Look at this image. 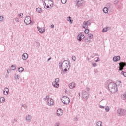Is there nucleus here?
<instances>
[{
    "label": "nucleus",
    "instance_id": "1",
    "mask_svg": "<svg viewBox=\"0 0 126 126\" xmlns=\"http://www.w3.org/2000/svg\"><path fill=\"white\" fill-rule=\"evenodd\" d=\"M62 63V70L63 72H67V70L69 69V65L70 64V62L68 60H64L63 58V59Z\"/></svg>",
    "mask_w": 126,
    "mask_h": 126
},
{
    "label": "nucleus",
    "instance_id": "2",
    "mask_svg": "<svg viewBox=\"0 0 126 126\" xmlns=\"http://www.w3.org/2000/svg\"><path fill=\"white\" fill-rule=\"evenodd\" d=\"M109 91L111 93H115L118 91V86L116 83L113 82H110L108 85Z\"/></svg>",
    "mask_w": 126,
    "mask_h": 126
},
{
    "label": "nucleus",
    "instance_id": "3",
    "mask_svg": "<svg viewBox=\"0 0 126 126\" xmlns=\"http://www.w3.org/2000/svg\"><path fill=\"white\" fill-rule=\"evenodd\" d=\"M118 116L119 117H123V116H126V111L122 108H120L117 111Z\"/></svg>",
    "mask_w": 126,
    "mask_h": 126
},
{
    "label": "nucleus",
    "instance_id": "4",
    "mask_svg": "<svg viewBox=\"0 0 126 126\" xmlns=\"http://www.w3.org/2000/svg\"><path fill=\"white\" fill-rule=\"evenodd\" d=\"M61 100L64 105H68L70 103V99L67 96H63Z\"/></svg>",
    "mask_w": 126,
    "mask_h": 126
},
{
    "label": "nucleus",
    "instance_id": "5",
    "mask_svg": "<svg viewBox=\"0 0 126 126\" xmlns=\"http://www.w3.org/2000/svg\"><path fill=\"white\" fill-rule=\"evenodd\" d=\"M83 98L85 100H88L89 97V93L86 91H83L82 92Z\"/></svg>",
    "mask_w": 126,
    "mask_h": 126
},
{
    "label": "nucleus",
    "instance_id": "6",
    "mask_svg": "<svg viewBox=\"0 0 126 126\" xmlns=\"http://www.w3.org/2000/svg\"><path fill=\"white\" fill-rule=\"evenodd\" d=\"M119 70L120 71H122V70H124V67L126 66V63L125 62H120L119 63Z\"/></svg>",
    "mask_w": 126,
    "mask_h": 126
},
{
    "label": "nucleus",
    "instance_id": "7",
    "mask_svg": "<svg viewBox=\"0 0 126 126\" xmlns=\"http://www.w3.org/2000/svg\"><path fill=\"white\" fill-rule=\"evenodd\" d=\"M24 23L26 25H29V24L31 23V18H30V16H28L25 18Z\"/></svg>",
    "mask_w": 126,
    "mask_h": 126
},
{
    "label": "nucleus",
    "instance_id": "8",
    "mask_svg": "<svg viewBox=\"0 0 126 126\" xmlns=\"http://www.w3.org/2000/svg\"><path fill=\"white\" fill-rule=\"evenodd\" d=\"M85 38L84 35L82 33H80L77 36V39L79 42H81V40Z\"/></svg>",
    "mask_w": 126,
    "mask_h": 126
},
{
    "label": "nucleus",
    "instance_id": "9",
    "mask_svg": "<svg viewBox=\"0 0 126 126\" xmlns=\"http://www.w3.org/2000/svg\"><path fill=\"white\" fill-rule=\"evenodd\" d=\"M45 2L49 4V6H50V8L53 7V5H54V2L52 0H45Z\"/></svg>",
    "mask_w": 126,
    "mask_h": 126
},
{
    "label": "nucleus",
    "instance_id": "10",
    "mask_svg": "<svg viewBox=\"0 0 126 126\" xmlns=\"http://www.w3.org/2000/svg\"><path fill=\"white\" fill-rule=\"evenodd\" d=\"M37 29L40 34H43L46 30L45 28H40V27H37Z\"/></svg>",
    "mask_w": 126,
    "mask_h": 126
},
{
    "label": "nucleus",
    "instance_id": "11",
    "mask_svg": "<svg viewBox=\"0 0 126 126\" xmlns=\"http://www.w3.org/2000/svg\"><path fill=\"white\" fill-rule=\"evenodd\" d=\"M46 99L47 100V104H50V103H49V102L50 101L51 102L50 105H53V99H52V98L50 99V97H49L48 95H47L46 96Z\"/></svg>",
    "mask_w": 126,
    "mask_h": 126
},
{
    "label": "nucleus",
    "instance_id": "12",
    "mask_svg": "<svg viewBox=\"0 0 126 126\" xmlns=\"http://www.w3.org/2000/svg\"><path fill=\"white\" fill-rule=\"evenodd\" d=\"M8 93H9V89L8 88H5L3 90V94L5 96L8 94Z\"/></svg>",
    "mask_w": 126,
    "mask_h": 126
},
{
    "label": "nucleus",
    "instance_id": "13",
    "mask_svg": "<svg viewBox=\"0 0 126 126\" xmlns=\"http://www.w3.org/2000/svg\"><path fill=\"white\" fill-rule=\"evenodd\" d=\"M22 58L24 61H26V60H27V58H28V54L27 53L23 54Z\"/></svg>",
    "mask_w": 126,
    "mask_h": 126
},
{
    "label": "nucleus",
    "instance_id": "14",
    "mask_svg": "<svg viewBox=\"0 0 126 126\" xmlns=\"http://www.w3.org/2000/svg\"><path fill=\"white\" fill-rule=\"evenodd\" d=\"M120 60H121V57H120V56L113 57L114 62H118V61H120Z\"/></svg>",
    "mask_w": 126,
    "mask_h": 126
},
{
    "label": "nucleus",
    "instance_id": "15",
    "mask_svg": "<svg viewBox=\"0 0 126 126\" xmlns=\"http://www.w3.org/2000/svg\"><path fill=\"white\" fill-rule=\"evenodd\" d=\"M82 3H83V0H78L77 2L76 5L77 6H81Z\"/></svg>",
    "mask_w": 126,
    "mask_h": 126
},
{
    "label": "nucleus",
    "instance_id": "16",
    "mask_svg": "<svg viewBox=\"0 0 126 126\" xmlns=\"http://www.w3.org/2000/svg\"><path fill=\"white\" fill-rule=\"evenodd\" d=\"M69 87L70 89H73L75 87V83L72 82L69 84Z\"/></svg>",
    "mask_w": 126,
    "mask_h": 126
},
{
    "label": "nucleus",
    "instance_id": "17",
    "mask_svg": "<svg viewBox=\"0 0 126 126\" xmlns=\"http://www.w3.org/2000/svg\"><path fill=\"white\" fill-rule=\"evenodd\" d=\"M26 120L27 122H31V120H32V116L29 115L26 117Z\"/></svg>",
    "mask_w": 126,
    "mask_h": 126
},
{
    "label": "nucleus",
    "instance_id": "18",
    "mask_svg": "<svg viewBox=\"0 0 126 126\" xmlns=\"http://www.w3.org/2000/svg\"><path fill=\"white\" fill-rule=\"evenodd\" d=\"M43 4H44V8H45L46 9H51V7H50L48 4H47V2H44Z\"/></svg>",
    "mask_w": 126,
    "mask_h": 126
},
{
    "label": "nucleus",
    "instance_id": "19",
    "mask_svg": "<svg viewBox=\"0 0 126 126\" xmlns=\"http://www.w3.org/2000/svg\"><path fill=\"white\" fill-rule=\"evenodd\" d=\"M23 109L24 110H26L27 109V105L26 104H22L21 107V111H23Z\"/></svg>",
    "mask_w": 126,
    "mask_h": 126
},
{
    "label": "nucleus",
    "instance_id": "20",
    "mask_svg": "<svg viewBox=\"0 0 126 126\" xmlns=\"http://www.w3.org/2000/svg\"><path fill=\"white\" fill-rule=\"evenodd\" d=\"M67 21L69 22V23L71 24L73 22V20H72V18L70 16H69L67 18Z\"/></svg>",
    "mask_w": 126,
    "mask_h": 126
},
{
    "label": "nucleus",
    "instance_id": "21",
    "mask_svg": "<svg viewBox=\"0 0 126 126\" xmlns=\"http://www.w3.org/2000/svg\"><path fill=\"white\" fill-rule=\"evenodd\" d=\"M52 85L54 87L58 88V87H59V83H57L56 82H52Z\"/></svg>",
    "mask_w": 126,
    "mask_h": 126
},
{
    "label": "nucleus",
    "instance_id": "22",
    "mask_svg": "<svg viewBox=\"0 0 126 126\" xmlns=\"http://www.w3.org/2000/svg\"><path fill=\"white\" fill-rule=\"evenodd\" d=\"M103 11L104 13H107L109 12V9H108V7H105L103 9Z\"/></svg>",
    "mask_w": 126,
    "mask_h": 126
},
{
    "label": "nucleus",
    "instance_id": "23",
    "mask_svg": "<svg viewBox=\"0 0 126 126\" xmlns=\"http://www.w3.org/2000/svg\"><path fill=\"white\" fill-rule=\"evenodd\" d=\"M87 24H88V22L84 21L83 23V28L86 29V26H87Z\"/></svg>",
    "mask_w": 126,
    "mask_h": 126
},
{
    "label": "nucleus",
    "instance_id": "24",
    "mask_svg": "<svg viewBox=\"0 0 126 126\" xmlns=\"http://www.w3.org/2000/svg\"><path fill=\"white\" fill-rule=\"evenodd\" d=\"M109 29L108 27H106V28H104L102 29V32L103 33H106L107 31H108V29Z\"/></svg>",
    "mask_w": 126,
    "mask_h": 126
},
{
    "label": "nucleus",
    "instance_id": "25",
    "mask_svg": "<svg viewBox=\"0 0 126 126\" xmlns=\"http://www.w3.org/2000/svg\"><path fill=\"white\" fill-rule=\"evenodd\" d=\"M106 6H107L106 7H107L108 9L112 8V7H113V5H112V4L109 3L106 4Z\"/></svg>",
    "mask_w": 126,
    "mask_h": 126
},
{
    "label": "nucleus",
    "instance_id": "26",
    "mask_svg": "<svg viewBox=\"0 0 126 126\" xmlns=\"http://www.w3.org/2000/svg\"><path fill=\"white\" fill-rule=\"evenodd\" d=\"M5 102V98L4 97H1L0 98V103H4Z\"/></svg>",
    "mask_w": 126,
    "mask_h": 126
},
{
    "label": "nucleus",
    "instance_id": "27",
    "mask_svg": "<svg viewBox=\"0 0 126 126\" xmlns=\"http://www.w3.org/2000/svg\"><path fill=\"white\" fill-rule=\"evenodd\" d=\"M36 11H37V12H38V13H41V12H42L43 11V10H42V8H37Z\"/></svg>",
    "mask_w": 126,
    "mask_h": 126
},
{
    "label": "nucleus",
    "instance_id": "28",
    "mask_svg": "<svg viewBox=\"0 0 126 126\" xmlns=\"http://www.w3.org/2000/svg\"><path fill=\"white\" fill-rule=\"evenodd\" d=\"M18 71H19V72H23V71H24V69L22 67L18 68Z\"/></svg>",
    "mask_w": 126,
    "mask_h": 126
},
{
    "label": "nucleus",
    "instance_id": "29",
    "mask_svg": "<svg viewBox=\"0 0 126 126\" xmlns=\"http://www.w3.org/2000/svg\"><path fill=\"white\" fill-rule=\"evenodd\" d=\"M97 126H103V124L102 123V122L98 121L96 123Z\"/></svg>",
    "mask_w": 126,
    "mask_h": 126
},
{
    "label": "nucleus",
    "instance_id": "30",
    "mask_svg": "<svg viewBox=\"0 0 126 126\" xmlns=\"http://www.w3.org/2000/svg\"><path fill=\"white\" fill-rule=\"evenodd\" d=\"M67 1V0H61V3H62V4H65Z\"/></svg>",
    "mask_w": 126,
    "mask_h": 126
},
{
    "label": "nucleus",
    "instance_id": "31",
    "mask_svg": "<svg viewBox=\"0 0 126 126\" xmlns=\"http://www.w3.org/2000/svg\"><path fill=\"white\" fill-rule=\"evenodd\" d=\"M84 33L85 34H88V33H89V30L88 29H85Z\"/></svg>",
    "mask_w": 126,
    "mask_h": 126
},
{
    "label": "nucleus",
    "instance_id": "32",
    "mask_svg": "<svg viewBox=\"0 0 126 126\" xmlns=\"http://www.w3.org/2000/svg\"><path fill=\"white\" fill-rule=\"evenodd\" d=\"M105 110L106 112H110V107L109 106H107L105 108Z\"/></svg>",
    "mask_w": 126,
    "mask_h": 126
},
{
    "label": "nucleus",
    "instance_id": "33",
    "mask_svg": "<svg viewBox=\"0 0 126 126\" xmlns=\"http://www.w3.org/2000/svg\"><path fill=\"white\" fill-rule=\"evenodd\" d=\"M20 78V77L18 75H15V79H19Z\"/></svg>",
    "mask_w": 126,
    "mask_h": 126
},
{
    "label": "nucleus",
    "instance_id": "34",
    "mask_svg": "<svg viewBox=\"0 0 126 126\" xmlns=\"http://www.w3.org/2000/svg\"><path fill=\"white\" fill-rule=\"evenodd\" d=\"M90 41V40H89L88 39V38H86L85 40V43H86V44H89Z\"/></svg>",
    "mask_w": 126,
    "mask_h": 126
},
{
    "label": "nucleus",
    "instance_id": "35",
    "mask_svg": "<svg viewBox=\"0 0 126 126\" xmlns=\"http://www.w3.org/2000/svg\"><path fill=\"white\" fill-rule=\"evenodd\" d=\"M11 67L12 68V70H15V69H16V67H15L14 65H12Z\"/></svg>",
    "mask_w": 126,
    "mask_h": 126
},
{
    "label": "nucleus",
    "instance_id": "36",
    "mask_svg": "<svg viewBox=\"0 0 126 126\" xmlns=\"http://www.w3.org/2000/svg\"><path fill=\"white\" fill-rule=\"evenodd\" d=\"M59 67H61V69L63 68V63L60 62L59 63Z\"/></svg>",
    "mask_w": 126,
    "mask_h": 126
},
{
    "label": "nucleus",
    "instance_id": "37",
    "mask_svg": "<svg viewBox=\"0 0 126 126\" xmlns=\"http://www.w3.org/2000/svg\"><path fill=\"white\" fill-rule=\"evenodd\" d=\"M88 36L90 38V39H92V38H93V34H89Z\"/></svg>",
    "mask_w": 126,
    "mask_h": 126
},
{
    "label": "nucleus",
    "instance_id": "38",
    "mask_svg": "<svg viewBox=\"0 0 126 126\" xmlns=\"http://www.w3.org/2000/svg\"><path fill=\"white\" fill-rule=\"evenodd\" d=\"M50 103H51V101H49V104L48 103H47V104L48 106H54V100H53V104H51Z\"/></svg>",
    "mask_w": 126,
    "mask_h": 126
},
{
    "label": "nucleus",
    "instance_id": "39",
    "mask_svg": "<svg viewBox=\"0 0 126 126\" xmlns=\"http://www.w3.org/2000/svg\"><path fill=\"white\" fill-rule=\"evenodd\" d=\"M36 48H39V47H40V43L36 42Z\"/></svg>",
    "mask_w": 126,
    "mask_h": 126
},
{
    "label": "nucleus",
    "instance_id": "40",
    "mask_svg": "<svg viewBox=\"0 0 126 126\" xmlns=\"http://www.w3.org/2000/svg\"><path fill=\"white\" fill-rule=\"evenodd\" d=\"M60 111H61V109L58 110L57 111V116H58V117H60V116H61V114H60L59 113V112H60Z\"/></svg>",
    "mask_w": 126,
    "mask_h": 126
},
{
    "label": "nucleus",
    "instance_id": "41",
    "mask_svg": "<svg viewBox=\"0 0 126 126\" xmlns=\"http://www.w3.org/2000/svg\"><path fill=\"white\" fill-rule=\"evenodd\" d=\"M92 65L94 66V67H96V66H97V64L95 63H92Z\"/></svg>",
    "mask_w": 126,
    "mask_h": 126
},
{
    "label": "nucleus",
    "instance_id": "42",
    "mask_svg": "<svg viewBox=\"0 0 126 126\" xmlns=\"http://www.w3.org/2000/svg\"><path fill=\"white\" fill-rule=\"evenodd\" d=\"M122 98H123L124 100H125V99H126V94H123Z\"/></svg>",
    "mask_w": 126,
    "mask_h": 126
},
{
    "label": "nucleus",
    "instance_id": "43",
    "mask_svg": "<svg viewBox=\"0 0 126 126\" xmlns=\"http://www.w3.org/2000/svg\"><path fill=\"white\" fill-rule=\"evenodd\" d=\"M114 3L115 4H118V3H119V0H116L115 1H114Z\"/></svg>",
    "mask_w": 126,
    "mask_h": 126
},
{
    "label": "nucleus",
    "instance_id": "44",
    "mask_svg": "<svg viewBox=\"0 0 126 126\" xmlns=\"http://www.w3.org/2000/svg\"><path fill=\"white\" fill-rule=\"evenodd\" d=\"M59 81H60V79H59V78H56V79H55V81H54V82H56V83H58V82H59Z\"/></svg>",
    "mask_w": 126,
    "mask_h": 126
},
{
    "label": "nucleus",
    "instance_id": "45",
    "mask_svg": "<svg viewBox=\"0 0 126 126\" xmlns=\"http://www.w3.org/2000/svg\"><path fill=\"white\" fill-rule=\"evenodd\" d=\"M3 20V16H0V21H2Z\"/></svg>",
    "mask_w": 126,
    "mask_h": 126
},
{
    "label": "nucleus",
    "instance_id": "46",
    "mask_svg": "<svg viewBox=\"0 0 126 126\" xmlns=\"http://www.w3.org/2000/svg\"><path fill=\"white\" fill-rule=\"evenodd\" d=\"M19 17H23V14L22 13H20V14H19Z\"/></svg>",
    "mask_w": 126,
    "mask_h": 126
},
{
    "label": "nucleus",
    "instance_id": "47",
    "mask_svg": "<svg viewBox=\"0 0 126 126\" xmlns=\"http://www.w3.org/2000/svg\"><path fill=\"white\" fill-rule=\"evenodd\" d=\"M16 22H19V19L18 18H16L15 19Z\"/></svg>",
    "mask_w": 126,
    "mask_h": 126
},
{
    "label": "nucleus",
    "instance_id": "48",
    "mask_svg": "<svg viewBox=\"0 0 126 126\" xmlns=\"http://www.w3.org/2000/svg\"><path fill=\"white\" fill-rule=\"evenodd\" d=\"M97 60H95L96 63H98V62H99V61H100V58L99 57H97Z\"/></svg>",
    "mask_w": 126,
    "mask_h": 126
},
{
    "label": "nucleus",
    "instance_id": "49",
    "mask_svg": "<svg viewBox=\"0 0 126 126\" xmlns=\"http://www.w3.org/2000/svg\"><path fill=\"white\" fill-rule=\"evenodd\" d=\"M72 59L73 61H75V59H76L75 56H73L72 57Z\"/></svg>",
    "mask_w": 126,
    "mask_h": 126
},
{
    "label": "nucleus",
    "instance_id": "50",
    "mask_svg": "<svg viewBox=\"0 0 126 126\" xmlns=\"http://www.w3.org/2000/svg\"><path fill=\"white\" fill-rule=\"evenodd\" d=\"M99 107L100 108V109H104V108H105V106H103L102 105H100Z\"/></svg>",
    "mask_w": 126,
    "mask_h": 126
},
{
    "label": "nucleus",
    "instance_id": "51",
    "mask_svg": "<svg viewBox=\"0 0 126 126\" xmlns=\"http://www.w3.org/2000/svg\"><path fill=\"white\" fill-rule=\"evenodd\" d=\"M94 73H98V70L97 69H95L94 70Z\"/></svg>",
    "mask_w": 126,
    "mask_h": 126
},
{
    "label": "nucleus",
    "instance_id": "52",
    "mask_svg": "<svg viewBox=\"0 0 126 126\" xmlns=\"http://www.w3.org/2000/svg\"><path fill=\"white\" fill-rule=\"evenodd\" d=\"M51 28H54L55 27V26L53 24H52L50 26Z\"/></svg>",
    "mask_w": 126,
    "mask_h": 126
},
{
    "label": "nucleus",
    "instance_id": "53",
    "mask_svg": "<svg viewBox=\"0 0 126 126\" xmlns=\"http://www.w3.org/2000/svg\"><path fill=\"white\" fill-rule=\"evenodd\" d=\"M91 56L92 58H94L95 57V54H93Z\"/></svg>",
    "mask_w": 126,
    "mask_h": 126
},
{
    "label": "nucleus",
    "instance_id": "54",
    "mask_svg": "<svg viewBox=\"0 0 126 126\" xmlns=\"http://www.w3.org/2000/svg\"><path fill=\"white\" fill-rule=\"evenodd\" d=\"M124 73H125V72L122 71L121 73V74H122V75L124 76Z\"/></svg>",
    "mask_w": 126,
    "mask_h": 126
},
{
    "label": "nucleus",
    "instance_id": "55",
    "mask_svg": "<svg viewBox=\"0 0 126 126\" xmlns=\"http://www.w3.org/2000/svg\"><path fill=\"white\" fill-rule=\"evenodd\" d=\"M50 60H52V58L50 57L48 59L47 62H49V61H50Z\"/></svg>",
    "mask_w": 126,
    "mask_h": 126
},
{
    "label": "nucleus",
    "instance_id": "56",
    "mask_svg": "<svg viewBox=\"0 0 126 126\" xmlns=\"http://www.w3.org/2000/svg\"><path fill=\"white\" fill-rule=\"evenodd\" d=\"M123 76H124L125 77H126V72H124V74L123 75Z\"/></svg>",
    "mask_w": 126,
    "mask_h": 126
},
{
    "label": "nucleus",
    "instance_id": "57",
    "mask_svg": "<svg viewBox=\"0 0 126 126\" xmlns=\"http://www.w3.org/2000/svg\"><path fill=\"white\" fill-rule=\"evenodd\" d=\"M9 71H10V70L9 69H8L7 70V73L9 74Z\"/></svg>",
    "mask_w": 126,
    "mask_h": 126
},
{
    "label": "nucleus",
    "instance_id": "58",
    "mask_svg": "<svg viewBox=\"0 0 126 126\" xmlns=\"http://www.w3.org/2000/svg\"><path fill=\"white\" fill-rule=\"evenodd\" d=\"M86 90H87V91H89V90H90V89L88 87H87Z\"/></svg>",
    "mask_w": 126,
    "mask_h": 126
},
{
    "label": "nucleus",
    "instance_id": "59",
    "mask_svg": "<svg viewBox=\"0 0 126 126\" xmlns=\"http://www.w3.org/2000/svg\"><path fill=\"white\" fill-rule=\"evenodd\" d=\"M87 22H88L87 25H90V22H89V21H87Z\"/></svg>",
    "mask_w": 126,
    "mask_h": 126
},
{
    "label": "nucleus",
    "instance_id": "60",
    "mask_svg": "<svg viewBox=\"0 0 126 126\" xmlns=\"http://www.w3.org/2000/svg\"><path fill=\"white\" fill-rule=\"evenodd\" d=\"M43 100H44V101H46V100H47V97L44 98L43 99Z\"/></svg>",
    "mask_w": 126,
    "mask_h": 126
},
{
    "label": "nucleus",
    "instance_id": "61",
    "mask_svg": "<svg viewBox=\"0 0 126 126\" xmlns=\"http://www.w3.org/2000/svg\"><path fill=\"white\" fill-rule=\"evenodd\" d=\"M79 97H80V92L79 93Z\"/></svg>",
    "mask_w": 126,
    "mask_h": 126
},
{
    "label": "nucleus",
    "instance_id": "62",
    "mask_svg": "<svg viewBox=\"0 0 126 126\" xmlns=\"http://www.w3.org/2000/svg\"><path fill=\"white\" fill-rule=\"evenodd\" d=\"M10 5L11 7L12 6V4L11 3H10Z\"/></svg>",
    "mask_w": 126,
    "mask_h": 126
},
{
    "label": "nucleus",
    "instance_id": "63",
    "mask_svg": "<svg viewBox=\"0 0 126 126\" xmlns=\"http://www.w3.org/2000/svg\"><path fill=\"white\" fill-rule=\"evenodd\" d=\"M75 121H77V118H75Z\"/></svg>",
    "mask_w": 126,
    "mask_h": 126
},
{
    "label": "nucleus",
    "instance_id": "64",
    "mask_svg": "<svg viewBox=\"0 0 126 126\" xmlns=\"http://www.w3.org/2000/svg\"><path fill=\"white\" fill-rule=\"evenodd\" d=\"M65 92L66 93V92H67V90H65Z\"/></svg>",
    "mask_w": 126,
    "mask_h": 126
}]
</instances>
